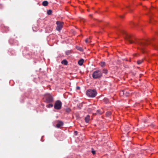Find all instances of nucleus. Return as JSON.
I'll list each match as a JSON object with an SVG mask.
<instances>
[{"label": "nucleus", "instance_id": "obj_1", "mask_svg": "<svg viewBox=\"0 0 158 158\" xmlns=\"http://www.w3.org/2000/svg\"><path fill=\"white\" fill-rule=\"evenodd\" d=\"M125 39L130 44H132L134 43L138 46V48L140 50L143 52L144 50L146 48L148 44V41L143 40H137L133 42L131 38V36L128 34H126Z\"/></svg>", "mask_w": 158, "mask_h": 158}, {"label": "nucleus", "instance_id": "obj_2", "mask_svg": "<svg viewBox=\"0 0 158 158\" xmlns=\"http://www.w3.org/2000/svg\"><path fill=\"white\" fill-rule=\"evenodd\" d=\"M86 94L89 97L94 98L96 96L97 93L95 89H89L87 90Z\"/></svg>", "mask_w": 158, "mask_h": 158}, {"label": "nucleus", "instance_id": "obj_3", "mask_svg": "<svg viewBox=\"0 0 158 158\" xmlns=\"http://www.w3.org/2000/svg\"><path fill=\"white\" fill-rule=\"evenodd\" d=\"M102 72L98 70L94 71L92 74V77L94 79H98L102 76Z\"/></svg>", "mask_w": 158, "mask_h": 158}, {"label": "nucleus", "instance_id": "obj_4", "mask_svg": "<svg viewBox=\"0 0 158 158\" xmlns=\"http://www.w3.org/2000/svg\"><path fill=\"white\" fill-rule=\"evenodd\" d=\"M62 103L59 100L56 101L54 106V107L56 110H60L61 108Z\"/></svg>", "mask_w": 158, "mask_h": 158}, {"label": "nucleus", "instance_id": "obj_5", "mask_svg": "<svg viewBox=\"0 0 158 158\" xmlns=\"http://www.w3.org/2000/svg\"><path fill=\"white\" fill-rule=\"evenodd\" d=\"M63 22L57 21L56 22L57 27L56 30L58 31H60L63 27Z\"/></svg>", "mask_w": 158, "mask_h": 158}, {"label": "nucleus", "instance_id": "obj_6", "mask_svg": "<svg viewBox=\"0 0 158 158\" xmlns=\"http://www.w3.org/2000/svg\"><path fill=\"white\" fill-rule=\"evenodd\" d=\"M53 100V98L52 96L50 94H48L46 96V101L48 102H51Z\"/></svg>", "mask_w": 158, "mask_h": 158}, {"label": "nucleus", "instance_id": "obj_7", "mask_svg": "<svg viewBox=\"0 0 158 158\" xmlns=\"http://www.w3.org/2000/svg\"><path fill=\"white\" fill-rule=\"evenodd\" d=\"M63 124V123L61 121L59 122L56 125V127L59 128L60 126H62Z\"/></svg>", "mask_w": 158, "mask_h": 158}, {"label": "nucleus", "instance_id": "obj_8", "mask_svg": "<svg viewBox=\"0 0 158 158\" xmlns=\"http://www.w3.org/2000/svg\"><path fill=\"white\" fill-rule=\"evenodd\" d=\"M90 119V117L89 115H87L85 117V122L87 123H88L89 120Z\"/></svg>", "mask_w": 158, "mask_h": 158}, {"label": "nucleus", "instance_id": "obj_9", "mask_svg": "<svg viewBox=\"0 0 158 158\" xmlns=\"http://www.w3.org/2000/svg\"><path fill=\"white\" fill-rule=\"evenodd\" d=\"M84 60L83 59L80 60L78 62V64L80 65H82L84 63Z\"/></svg>", "mask_w": 158, "mask_h": 158}, {"label": "nucleus", "instance_id": "obj_10", "mask_svg": "<svg viewBox=\"0 0 158 158\" xmlns=\"http://www.w3.org/2000/svg\"><path fill=\"white\" fill-rule=\"evenodd\" d=\"M122 92L123 94H125V95L127 96H129L130 94V93L129 92H126V91H123Z\"/></svg>", "mask_w": 158, "mask_h": 158}, {"label": "nucleus", "instance_id": "obj_11", "mask_svg": "<svg viewBox=\"0 0 158 158\" xmlns=\"http://www.w3.org/2000/svg\"><path fill=\"white\" fill-rule=\"evenodd\" d=\"M61 63L64 65H67L68 64V62L66 60H64L61 61Z\"/></svg>", "mask_w": 158, "mask_h": 158}, {"label": "nucleus", "instance_id": "obj_12", "mask_svg": "<svg viewBox=\"0 0 158 158\" xmlns=\"http://www.w3.org/2000/svg\"><path fill=\"white\" fill-rule=\"evenodd\" d=\"M48 4V2L47 1H44L42 2V5L43 6H47Z\"/></svg>", "mask_w": 158, "mask_h": 158}, {"label": "nucleus", "instance_id": "obj_13", "mask_svg": "<svg viewBox=\"0 0 158 158\" xmlns=\"http://www.w3.org/2000/svg\"><path fill=\"white\" fill-rule=\"evenodd\" d=\"M108 71L106 69H104L103 70L102 73L105 74H106L107 73Z\"/></svg>", "mask_w": 158, "mask_h": 158}, {"label": "nucleus", "instance_id": "obj_14", "mask_svg": "<svg viewBox=\"0 0 158 158\" xmlns=\"http://www.w3.org/2000/svg\"><path fill=\"white\" fill-rule=\"evenodd\" d=\"M85 41L86 43H89L90 42L91 40L89 38L88 39H86L85 40Z\"/></svg>", "mask_w": 158, "mask_h": 158}, {"label": "nucleus", "instance_id": "obj_15", "mask_svg": "<svg viewBox=\"0 0 158 158\" xmlns=\"http://www.w3.org/2000/svg\"><path fill=\"white\" fill-rule=\"evenodd\" d=\"M111 114V112L110 111L107 112L106 113V115L107 116H109Z\"/></svg>", "mask_w": 158, "mask_h": 158}, {"label": "nucleus", "instance_id": "obj_16", "mask_svg": "<svg viewBox=\"0 0 158 158\" xmlns=\"http://www.w3.org/2000/svg\"><path fill=\"white\" fill-rule=\"evenodd\" d=\"M143 61V60H138L137 61V63L138 64H140L141 63H142Z\"/></svg>", "mask_w": 158, "mask_h": 158}, {"label": "nucleus", "instance_id": "obj_17", "mask_svg": "<svg viewBox=\"0 0 158 158\" xmlns=\"http://www.w3.org/2000/svg\"><path fill=\"white\" fill-rule=\"evenodd\" d=\"M53 106V105L52 104H49L47 105V107L48 108H50L52 107Z\"/></svg>", "mask_w": 158, "mask_h": 158}, {"label": "nucleus", "instance_id": "obj_18", "mask_svg": "<svg viewBox=\"0 0 158 158\" xmlns=\"http://www.w3.org/2000/svg\"><path fill=\"white\" fill-rule=\"evenodd\" d=\"M52 10H47V13L48 15H50L52 13Z\"/></svg>", "mask_w": 158, "mask_h": 158}, {"label": "nucleus", "instance_id": "obj_19", "mask_svg": "<svg viewBox=\"0 0 158 158\" xmlns=\"http://www.w3.org/2000/svg\"><path fill=\"white\" fill-rule=\"evenodd\" d=\"M105 63L104 62H102L101 63L100 65L101 66L103 67L105 65Z\"/></svg>", "mask_w": 158, "mask_h": 158}, {"label": "nucleus", "instance_id": "obj_20", "mask_svg": "<svg viewBox=\"0 0 158 158\" xmlns=\"http://www.w3.org/2000/svg\"><path fill=\"white\" fill-rule=\"evenodd\" d=\"M92 152L93 154H94L95 153V151L92 150Z\"/></svg>", "mask_w": 158, "mask_h": 158}, {"label": "nucleus", "instance_id": "obj_21", "mask_svg": "<svg viewBox=\"0 0 158 158\" xmlns=\"http://www.w3.org/2000/svg\"><path fill=\"white\" fill-rule=\"evenodd\" d=\"M78 49L79 50H80V51H82V49L80 47V48H79Z\"/></svg>", "mask_w": 158, "mask_h": 158}, {"label": "nucleus", "instance_id": "obj_22", "mask_svg": "<svg viewBox=\"0 0 158 158\" xmlns=\"http://www.w3.org/2000/svg\"><path fill=\"white\" fill-rule=\"evenodd\" d=\"M76 89H80V88L79 86H77L76 87Z\"/></svg>", "mask_w": 158, "mask_h": 158}, {"label": "nucleus", "instance_id": "obj_23", "mask_svg": "<svg viewBox=\"0 0 158 158\" xmlns=\"http://www.w3.org/2000/svg\"><path fill=\"white\" fill-rule=\"evenodd\" d=\"M77 131H74V133H75V134L76 135H77Z\"/></svg>", "mask_w": 158, "mask_h": 158}, {"label": "nucleus", "instance_id": "obj_24", "mask_svg": "<svg viewBox=\"0 0 158 158\" xmlns=\"http://www.w3.org/2000/svg\"><path fill=\"white\" fill-rule=\"evenodd\" d=\"M136 55V54H134V55H133V56H135V55Z\"/></svg>", "mask_w": 158, "mask_h": 158}, {"label": "nucleus", "instance_id": "obj_25", "mask_svg": "<svg viewBox=\"0 0 158 158\" xmlns=\"http://www.w3.org/2000/svg\"><path fill=\"white\" fill-rule=\"evenodd\" d=\"M126 130H127V131L128 130H128H127V129H126Z\"/></svg>", "mask_w": 158, "mask_h": 158}, {"label": "nucleus", "instance_id": "obj_26", "mask_svg": "<svg viewBox=\"0 0 158 158\" xmlns=\"http://www.w3.org/2000/svg\"><path fill=\"white\" fill-rule=\"evenodd\" d=\"M133 23V24H135H135L134 23Z\"/></svg>", "mask_w": 158, "mask_h": 158}, {"label": "nucleus", "instance_id": "obj_27", "mask_svg": "<svg viewBox=\"0 0 158 158\" xmlns=\"http://www.w3.org/2000/svg\"><path fill=\"white\" fill-rule=\"evenodd\" d=\"M69 109H68V111H69Z\"/></svg>", "mask_w": 158, "mask_h": 158}]
</instances>
